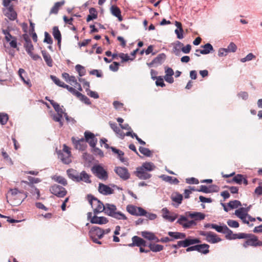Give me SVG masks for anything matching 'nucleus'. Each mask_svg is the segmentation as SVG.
Wrapping results in <instances>:
<instances>
[{"instance_id": "obj_1", "label": "nucleus", "mask_w": 262, "mask_h": 262, "mask_svg": "<svg viewBox=\"0 0 262 262\" xmlns=\"http://www.w3.org/2000/svg\"><path fill=\"white\" fill-rule=\"evenodd\" d=\"M116 206L113 204H106L104 206V212L105 214L118 220H126L127 217L120 211H117Z\"/></svg>"}, {"instance_id": "obj_2", "label": "nucleus", "mask_w": 262, "mask_h": 262, "mask_svg": "<svg viewBox=\"0 0 262 262\" xmlns=\"http://www.w3.org/2000/svg\"><path fill=\"white\" fill-rule=\"evenodd\" d=\"M87 198L89 203L93 208L95 214L103 211L105 205L91 194L88 195Z\"/></svg>"}, {"instance_id": "obj_3", "label": "nucleus", "mask_w": 262, "mask_h": 262, "mask_svg": "<svg viewBox=\"0 0 262 262\" xmlns=\"http://www.w3.org/2000/svg\"><path fill=\"white\" fill-rule=\"evenodd\" d=\"M92 173L99 179L105 181L108 179V172L101 165L98 164L94 165L92 168Z\"/></svg>"}, {"instance_id": "obj_4", "label": "nucleus", "mask_w": 262, "mask_h": 262, "mask_svg": "<svg viewBox=\"0 0 262 262\" xmlns=\"http://www.w3.org/2000/svg\"><path fill=\"white\" fill-rule=\"evenodd\" d=\"M57 154L58 158L63 163L68 164L72 162L70 148L66 144L63 145L62 150H60L57 152Z\"/></svg>"}, {"instance_id": "obj_5", "label": "nucleus", "mask_w": 262, "mask_h": 262, "mask_svg": "<svg viewBox=\"0 0 262 262\" xmlns=\"http://www.w3.org/2000/svg\"><path fill=\"white\" fill-rule=\"evenodd\" d=\"M89 235L93 242L99 245L101 244V242L99 241V239L103 237L101 228L97 226L92 227L89 231Z\"/></svg>"}, {"instance_id": "obj_6", "label": "nucleus", "mask_w": 262, "mask_h": 262, "mask_svg": "<svg viewBox=\"0 0 262 262\" xmlns=\"http://www.w3.org/2000/svg\"><path fill=\"white\" fill-rule=\"evenodd\" d=\"M97 214L92 215V212L88 213V219L90 221L92 224L103 225L106 224L108 222L107 219L104 216H97Z\"/></svg>"}, {"instance_id": "obj_7", "label": "nucleus", "mask_w": 262, "mask_h": 262, "mask_svg": "<svg viewBox=\"0 0 262 262\" xmlns=\"http://www.w3.org/2000/svg\"><path fill=\"white\" fill-rule=\"evenodd\" d=\"M50 191L52 194L59 198L64 197L67 193L64 187L57 184L52 186L50 188Z\"/></svg>"}, {"instance_id": "obj_8", "label": "nucleus", "mask_w": 262, "mask_h": 262, "mask_svg": "<svg viewBox=\"0 0 262 262\" xmlns=\"http://www.w3.org/2000/svg\"><path fill=\"white\" fill-rule=\"evenodd\" d=\"M2 32L5 35V40L9 42L10 47L12 48H16L17 47L16 37L11 35L8 29H3Z\"/></svg>"}, {"instance_id": "obj_9", "label": "nucleus", "mask_w": 262, "mask_h": 262, "mask_svg": "<svg viewBox=\"0 0 262 262\" xmlns=\"http://www.w3.org/2000/svg\"><path fill=\"white\" fill-rule=\"evenodd\" d=\"M257 247L262 246V242L258 241V238L254 234H250V237L244 243L243 246L247 248L248 246Z\"/></svg>"}, {"instance_id": "obj_10", "label": "nucleus", "mask_w": 262, "mask_h": 262, "mask_svg": "<svg viewBox=\"0 0 262 262\" xmlns=\"http://www.w3.org/2000/svg\"><path fill=\"white\" fill-rule=\"evenodd\" d=\"M84 135L85 142H88L91 147H95L97 143V139L95 137V135L89 131H85Z\"/></svg>"}, {"instance_id": "obj_11", "label": "nucleus", "mask_w": 262, "mask_h": 262, "mask_svg": "<svg viewBox=\"0 0 262 262\" xmlns=\"http://www.w3.org/2000/svg\"><path fill=\"white\" fill-rule=\"evenodd\" d=\"M177 223L185 228H189L191 226L196 225L194 221H188L187 218L183 215L180 216V218L177 221Z\"/></svg>"}, {"instance_id": "obj_12", "label": "nucleus", "mask_w": 262, "mask_h": 262, "mask_svg": "<svg viewBox=\"0 0 262 262\" xmlns=\"http://www.w3.org/2000/svg\"><path fill=\"white\" fill-rule=\"evenodd\" d=\"M162 217L166 220L173 222L177 217L178 214L174 213H171L167 208H163L162 209Z\"/></svg>"}, {"instance_id": "obj_13", "label": "nucleus", "mask_w": 262, "mask_h": 262, "mask_svg": "<svg viewBox=\"0 0 262 262\" xmlns=\"http://www.w3.org/2000/svg\"><path fill=\"white\" fill-rule=\"evenodd\" d=\"M71 139L76 149L79 150H84L85 149L86 144L85 142V139H76L75 137H72Z\"/></svg>"}, {"instance_id": "obj_14", "label": "nucleus", "mask_w": 262, "mask_h": 262, "mask_svg": "<svg viewBox=\"0 0 262 262\" xmlns=\"http://www.w3.org/2000/svg\"><path fill=\"white\" fill-rule=\"evenodd\" d=\"M135 174L141 180H147L150 179L151 177V174L148 173L147 171L144 170L140 167H138L136 168Z\"/></svg>"}, {"instance_id": "obj_15", "label": "nucleus", "mask_w": 262, "mask_h": 262, "mask_svg": "<svg viewBox=\"0 0 262 262\" xmlns=\"http://www.w3.org/2000/svg\"><path fill=\"white\" fill-rule=\"evenodd\" d=\"M115 172L122 179L126 180L129 179V173L125 167H117L115 169Z\"/></svg>"}, {"instance_id": "obj_16", "label": "nucleus", "mask_w": 262, "mask_h": 262, "mask_svg": "<svg viewBox=\"0 0 262 262\" xmlns=\"http://www.w3.org/2000/svg\"><path fill=\"white\" fill-rule=\"evenodd\" d=\"M200 241L197 238H187L184 241H179V245L183 247H188L190 245L198 244Z\"/></svg>"}, {"instance_id": "obj_17", "label": "nucleus", "mask_w": 262, "mask_h": 262, "mask_svg": "<svg viewBox=\"0 0 262 262\" xmlns=\"http://www.w3.org/2000/svg\"><path fill=\"white\" fill-rule=\"evenodd\" d=\"M99 192L103 195H109L114 193V190L108 186L102 183H99L98 186Z\"/></svg>"}, {"instance_id": "obj_18", "label": "nucleus", "mask_w": 262, "mask_h": 262, "mask_svg": "<svg viewBox=\"0 0 262 262\" xmlns=\"http://www.w3.org/2000/svg\"><path fill=\"white\" fill-rule=\"evenodd\" d=\"M91 176L87 173L85 171H82L78 173V177H77V182L82 181L84 183L90 184L92 182L91 180Z\"/></svg>"}, {"instance_id": "obj_19", "label": "nucleus", "mask_w": 262, "mask_h": 262, "mask_svg": "<svg viewBox=\"0 0 262 262\" xmlns=\"http://www.w3.org/2000/svg\"><path fill=\"white\" fill-rule=\"evenodd\" d=\"M109 124L111 128L115 133L117 136L122 139H124L125 137V134L117 126L116 123L109 122Z\"/></svg>"}, {"instance_id": "obj_20", "label": "nucleus", "mask_w": 262, "mask_h": 262, "mask_svg": "<svg viewBox=\"0 0 262 262\" xmlns=\"http://www.w3.org/2000/svg\"><path fill=\"white\" fill-rule=\"evenodd\" d=\"M205 240L211 244L217 243L222 241V239L219 237L215 233L209 231V234Z\"/></svg>"}, {"instance_id": "obj_21", "label": "nucleus", "mask_w": 262, "mask_h": 262, "mask_svg": "<svg viewBox=\"0 0 262 262\" xmlns=\"http://www.w3.org/2000/svg\"><path fill=\"white\" fill-rule=\"evenodd\" d=\"M18 74L21 79V80L23 81L24 84L27 85L28 87L30 88L32 86V84L31 81L29 78L27 79H25V77L27 75V73L23 69L20 68L18 71Z\"/></svg>"}, {"instance_id": "obj_22", "label": "nucleus", "mask_w": 262, "mask_h": 262, "mask_svg": "<svg viewBox=\"0 0 262 262\" xmlns=\"http://www.w3.org/2000/svg\"><path fill=\"white\" fill-rule=\"evenodd\" d=\"M5 15L11 20H15L17 16L16 13L12 6H10L5 10Z\"/></svg>"}, {"instance_id": "obj_23", "label": "nucleus", "mask_w": 262, "mask_h": 262, "mask_svg": "<svg viewBox=\"0 0 262 262\" xmlns=\"http://www.w3.org/2000/svg\"><path fill=\"white\" fill-rule=\"evenodd\" d=\"M202 47L203 48V49L196 50V52H199L202 54L205 55L214 51V49L212 46L209 43H207L205 45L202 46Z\"/></svg>"}, {"instance_id": "obj_24", "label": "nucleus", "mask_w": 262, "mask_h": 262, "mask_svg": "<svg viewBox=\"0 0 262 262\" xmlns=\"http://www.w3.org/2000/svg\"><path fill=\"white\" fill-rule=\"evenodd\" d=\"M141 235L149 241H154L156 242H159V238L152 232L146 231H142L141 232Z\"/></svg>"}, {"instance_id": "obj_25", "label": "nucleus", "mask_w": 262, "mask_h": 262, "mask_svg": "<svg viewBox=\"0 0 262 262\" xmlns=\"http://www.w3.org/2000/svg\"><path fill=\"white\" fill-rule=\"evenodd\" d=\"M163 181L168 182L170 184H178L179 181L176 178H173L165 174H162L159 176Z\"/></svg>"}, {"instance_id": "obj_26", "label": "nucleus", "mask_w": 262, "mask_h": 262, "mask_svg": "<svg viewBox=\"0 0 262 262\" xmlns=\"http://www.w3.org/2000/svg\"><path fill=\"white\" fill-rule=\"evenodd\" d=\"M187 213L188 214V216L190 217H191V219H193L196 221H201V220H204L205 217L204 214H203V213H201V212H187Z\"/></svg>"}, {"instance_id": "obj_27", "label": "nucleus", "mask_w": 262, "mask_h": 262, "mask_svg": "<svg viewBox=\"0 0 262 262\" xmlns=\"http://www.w3.org/2000/svg\"><path fill=\"white\" fill-rule=\"evenodd\" d=\"M111 11L114 16L118 18L119 21L123 20V18L121 14V11L117 6H112L111 8Z\"/></svg>"}, {"instance_id": "obj_28", "label": "nucleus", "mask_w": 262, "mask_h": 262, "mask_svg": "<svg viewBox=\"0 0 262 262\" xmlns=\"http://www.w3.org/2000/svg\"><path fill=\"white\" fill-rule=\"evenodd\" d=\"M53 35L58 41V45L60 47L61 41V35L58 27L55 26L53 28Z\"/></svg>"}, {"instance_id": "obj_29", "label": "nucleus", "mask_w": 262, "mask_h": 262, "mask_svg": "<svg viewBox=\"0 0 262 262\" xmlns=\"http://www.w3.org/2000/svg\"><path fill=\"white\" fill-rule=\"evenodd\" d=\"M133 244L138 247L146 246V242L141 237L134 236L132 237Z\"/></svg>"}, {"instance_id": "obj_30", "label": "nucleus", "mask_w": 262, "mask_h": 262, "mask_svg": "<svg viewBox=\"0 0 262 262\" xmlns=\"http://www.w3.org/2000/svg\"><path fill=\"white\" fill-rule=\"evenodd\" d=\"M168 235L170 236V238H172L173 240L174 239H183L186 237L185 233L178 232L169 231Z\"/></svg>"}, {"instance_id": "obj_31", "label": "nucleus", "mask_w": 262, "mask_h": 262, "mask_svg": "<svg viewBox=\"0 0 262 262\" xmlns=\"http://www.w3.org/2000/svg\"><path fill=\"white\" fill-rule=\"evenodd\" d=\"M41 53L47 64L50 67H52L53 60L51 58L50 55L46 51H42Z\"/></svg>"}, {"instance_id": "obj_32", "label": "nucleus", "mask_w": 262, "mask_h": 262, "mask_svg": "<svg viewBox=\"0 0 262 262\" xmlns=\"http://www.w3.org/2000/svg\"><path fill=\"white\" fill-rule=\"evenodd\" d=\"M25 43L24 44V47L26 52L29 54L33 51L34 47L30 39L27 37H25Z\"/></svg>"}, {"instance_id": "obj_33", "label": "nucleus", "mask_w": 262, "mask_h": 262, "mask_svg": "<svg viewBox=\"0 0 262 262\" xmlns=\"http://www.w3.org/2000/svg\"><path fill=\"white\" fill-rule=\"evenodd\" d=\"M50 103L54 107L55 111L57 112L58 114H64V110H63L62 107L60 106V105L57 102H55L53 100L50 101Z\"/></svg>"}, {"instance_id": "obj_34", "label": "nucleus", "mask_w": 262, "mask_h": 262, "mask_svg": "<svg viewBox=\"0 0 262 262\" xmlns=\"http://www.w3.org/2000/svg\"><path fill=\"white\" fill-rule=\"evenodd\" d=\"M90 14L88 15L86 21L88 22L96 19L97 17V14L96 9L94 8H91L89 9Z\"/></svg>"}, {"instance_id": "obj_35", "label": "nucleus", "mask_w": 262, "mask_h": 262, "mask_svg": "<svg viewBox=\"0 0 262 262\" xmlns=\"http://www.w3.org/2000/svg\"><path fill=\"white\" fill-rule=\"evenodd\" d=\"M67 173L69 177L74 181L76 182L77 177H78V172L73 169H70L67 170Z\"/></svg>"}, {"instance_id": "obj_36", "label": "nucleus", "mask_w": 262, "mask_h": 262, "mask_svg": "<svg viewBox=\"0 0 262 262\" xmlns=\"http://www.w3.org/2000/svg\"><path fill=\"white\" fill-rule=\"evenodd\" d=\"M150 250L154 252H160L163 250L164 247L161 245L156 244H149L148 245Z\"/></svg>"}, {"instance_id": "obj_37", "label": "nucleus", "mask_w": 262, "mask_h": 262, "mask_svg": "<svg viewBox=\"0 0 262 262\" xmlns=\"http://www.w3.org/2000/svg\"><path fill=\"white\" fill-rule=\"evenodd\" d=\"M166 55L164 53L159 54L157 57L153 60V62H155V64H161L165 60Z\"/></svg>"}, {"instance_id": "obj_38", "label": "nucleus", "mask_w": 262, "mask_h": 262, "mask_svg": "<svg viewBox=\"0 0 262 262\" xmlns=\"http://www.w3.org/2000/svg\"><path fill=\"white\" fill-rule=\"evenodd\" d=\"M140 167L147 171H151L155 169V166L151 162H145Z\"/></svg>"}, {"instance_id": "obj_39", "label": "nucleus", "mask_w": 262, "mask_h": 262, "mask_svg": "<svg viewBox=\"0 0 262 262\" xmlns=\"http://www.w3.org/2000/svg\"><path fill=\"white\" fill-rule=\"evenodd\" d=\"M198 251L203 254L209 253V245L206 244L198 245Z\"/></svg>"}, {"instance_id": "obj_40", "label": "nucleus", "mask_w": 262, "mask_h": 262, "mask_svg": "<svg viewBox=\"0 0 262 262\" xmlns=\"http://www.w3.org/2000/svg\"><path fill=\"white\" fill-rule=\"evenodd\" d=\"M64 4V1H63L59 2H56L54 4V6L51 9L50 13H54V14L57 13L59 8L61 6H62V5H63Z\"/></svg>"}, {"instance_id": "obj_41", "label": "nucleus", "mask_w": 262, "mask_h": 262, "mask_svg": "<svg viewBox=\"0 0 262 262\" xmlns=\"http://www.w3.org/2000/svg\"><path fill=\"white\" fill-rule=\"evenodd\" d=\"M241 205L242 204L241 202L238 200L231 201L227 204L228 207H229L230 209L237 208Z\"/></svg>"}, {"instance_id": "obj_42", "label": "nucleus", "mask_w": 262, "mask_h": 262, "mask_svg": "<svg viewBox=\"0 0 262 262\" xmlns=\"http://www.w3.org/2000/svg\"><path fill=\"white\" fill-rule=\"evenodd\" d=\"M52 118L55 122H58L59 123L60 126L61 127L63 125V122L62 121L63 115L62 114H52L51 115Z\"/></svg>"}, {"instance_id": "obj_43", "label": "nucleus", "mask_w": 262, "mask_h": 262, "mask_svg": "<svg viewBox=\"0 0 262 262\" xmlns=\"http://www.w3.org/2000/svg\"><path fill=\"white\" fill-rule=\"evenodd\" d=\"M171 199L173 202L178 203V205H180L182 203L183 196L180 193H176L172 195Z\"/></svg>"}, {"instance_id": "obj_44", "label": "nucleus", "mask_w": 262, "mask_h": 262, "mask_svg": "<svg viewBox=\"0 0 262 262\" xmlns=\"http://www.w3.org/2000/svg\"><path fill=\"white\" fill-rule=\"evenodd\" d=\"M235 215L238 218L243 217V216L248 215V213H246V210L244 207H241L235 211Z\"/></svg>"}, {"instance_id": "obj_45", "label": "nucleus", "mask_w": 262, "mask_h": 262, "mask_svg": "<svg viewBox=\"0 0 262 262\" xmlns=\"http://www.w3.org/2000/svg\"><path fill=\"white\" fill-rule=\"evenodd\" d=\"M75 69L80 77L84 76L86 74L85 68L80 64H77L75 66Z\"/></svg>"}, {"instance_id": "obj_46", "label": "nucleus", "mask_w": 262, "mask_h": 262, "mask_svg": "<svg viewBox=\"0 0 262 262\" xmlns=\"http://www.w3.org/2000/svg\"><path fill=\"white\" fill-rule=\"evenodd\" d=\"M50 78L53 80V81L59 86L64 88L66 84L63 82L61 81L59 78L56 77L55 76L51 75Z\"/></svg>"}, {"instance_id": "obj_47", "label": "nucleus", "mask_w": 262, "mask_h": 262, "mask_svg": "<svg viewBox=\"0 0 262 262\" xmlns=\"http://www.w3.org/2000/svg\"><path fill=\"white\" fill-rule=\"evenodd\" d=\"M10 193L12 199H16L15 196H16L18 194L24 196V195H23V192L19 191L16 188L10 189Z\"/></svg>"}, {"instance_id": "obj_48", "label": "nucleus", "mask_w": 262, "mask_h": 262, "mask_svg": "<svg viewBox=\"0 0 262 262\" xmlns=\"http://www.w3.org/2000/svg\"><path fill=\"white\" fill-rule=\"evenodd\" d=\"M23 195H24V196H23V195H17L16 196H15V198H16V199H13L14 201H16V202H15V204L16 205H19L23 201L27 198V194L24 193L23 192Z\"/></svg>"}, {"instance_id": "obj_49", "label": "nucleus", "mask_w": 262, "mask_h": 262, "mask_svg": "<svg viewBox=\"0 0 262 262\" xmlns=\"http://www.w3.org/2000/svg\"><path fill=\"white\" fill-rule=\"evenodd\" d=\"M8 119V115L7 114L3 113H0V123L2 125H5L7 123Z\"/></svg>"}, {"instance_id": "obj_50", "label": "nucleus", "mask_w": 262, "mask_h": 262, "mask_svg": "<svg viewBox=\"0 0 262 262\" xmlns=\"http://www.w3.org/2000/svg\"><path fill=\"white\" fill-rule=\"evenodd\" d=\"M53 179L55 181L66 186L67 185V182L65 178L61 176H54Z\"/></svg>"}, {"instance_id": "obj_51", "label": "nucleus", "mask_w": 262, "mask_h": 262, "mask_svg": "<svg viewBox=\"0 0 262 262\" xmlns=\"http://www.w3.org/2000/svg\"><path fill=\"white\" fill-rule=\"evenodd\" d=\"M139 150L142 154L147 157H150L151 155V151L145 147H140Z\"/></svg>"}, {"instance_id": "obj_52", "label": "nucleus", "mask_w": 262, "mask_h": 262, "mask_svg": "<svg viewBox=\"0 0 262 262\" xmlns=\"http://www.w3.org/2000/svg\"><path fill=\"white\" fill-rule=\"evenodd\" d=\"M256 56L252 53H249L245 57L241 59V61L242 62H245L249 61L253 59H255Z\"/></svg>"}, {"instance_id": "obj_53", "label": "nucleus", "mask_w": 262, "mask_h": 262, "mask_svg": "<svg viewBox=\"0 0 262 262\" xmlns=\"http://www.w3.org/2000/svg\"><path fill=\"white\" fill-rule=\"evenodd\" d=\"M137 207L133 205H128L126 207L127 211L132 215H136Z\"/></svg>"}, {"instance_id": "obj_54", "label": "nucleus", "mask_w": 262, "mask_h": 262, "mask_svg": "<svg viewBox=\"0 0 262 262\" xmlns=\"http://www.w3.org/2000/svg\"><path fill=\"white\" fill-rule=\"evenodd\" d=\"M226 227H227L226 225L219 226L216 224H214V225H213V229H215L218 232L223 233L225 230Z\"/></svg>"}, {"instance_id": "obj_55", "label": "nucleus", "mask_w": 262, "mask_h": 262, "mask_svg": "<svg viewBox=\"0 0 262 262\" xmlns=\"http://www.w3.org/2000/svg\"><path fill=\"white\" fill-rule=\"evenodd\" d=\"M227 48L230 53L235 52L237 49L236 45L233 42H230Z\"/></svg>"}, {"instance_id": "obj_56", "label": "nucleus", "mask_w": 262, "mask_h": 262, "mask_svg": "<svg viewBox=\"0 0 262 262\" xmlns=\"http://www.w3.org/2000/svg\"><path fill=\"white\" fill-rule=\"evenodd\" d=\"M230 53L227 48H220L218 51V56L220 57L226 56Z\"/></svg>"}, {"instance_id": "obj_57", "label": "nucleus", "mask_w": 262, "mask_h": 262, "mask_svg": "<svg viewBox=\"0 0 262 262\" xmlns=\"http://www.w3.org/2000/svg\"><path fill=\"white\" fill-rule=\"evenodd\" d=\"M244 179L243 176L242 174H237L233 178V181L236 183L237 184H241Z\"/></svg>"}, {"instance_id": "obj_58", "label": "nucleus", "mask_w": 262, "mask_h": 262, "mask_svg": "<svg viewBox=\"0 0 262 262\" xmlns=\"http://www.w3.org/2000/svg\"><path fill=\"white\" fill-rule=\"evenodd\" d=\"M227 223L229 227L232 228H237L239 227L238 223L234 220H229Z\"/></svg>"}, {"instance_id": "obj_59", "label": "nucleus", "mask_w": 262, "mask_h": 262, "mask_svg": "<svg viewBox=\"0 0 262 262\" xmlns=\"http://www.w3.org/2000/svg\"><path fill=\"white\" fill-rule=\"evenodd\" d=\"M2 155L4 158V159L6 160L8 162H9L11 165L13 164L12 161L11 159L9 157L8 154L4 151V149H2Z\"/></svg>"}, {"instance_id": "obj_60", "label": "nucleus", "mask_w": 262, "mask_h": 262, "mask_svg": "<svg viewBox=\"0 0 262 262\" xmlns=\"http://www.w3.org/2000/svg\"><path fill=\"white\" fill-rule=\"evenodd\" d=\"M119 63L114 61L110 65V69L113 72H117L119 69Z\"/></svg>"}, {"instance_id": "obj_61", "label": "nucleus", "mask_w": 262, "mask_h": 262, "mask_svg": "<svg viewBox=\"0 0 262 262\" xmlns=\"http://www.w3.org/2000/svg\"><path fill=\"white\" fill-rule=\"evenodd\" d=\"M44 42L48 44H52L53 43V40L50 35L47 32L45 33Z\"/></svg>"}, {"instance_id": "obj_62", "label": "nucleus", "mask_w": 262, "mask_h": 262, "mask_svg": "<svg viewBox=\"0 0 262 262\" xmlns=\"http://www.w3.org/2000/svg\"><path fill=\"white\" fill-rule=\"evenodd\" d=\"M86 94L88 96H90L92 98H93L94 99H97L99 98V95L98 94L94 91H92L90 90H87Z\"/></svg>"}, {"instance_id": "obj_63", "label": "nucleus", "mask_w": 262, "mask_h": 262, "mask_svg": "<svg viewBox=\"0 0 262 262\" xmlns=\"http://www.w3.org/2000/svg\"><path fill=\"white\" fill-rule=\"evenodd\" d=\"M223 233L226 234V237L227 239L230 240V237L232 236V234L233 233L227 226V227H226L225 230Z\"/></svg>"}, {"instance_id": "obj_64", "label": "nucleus", "mask_w": 262, "mask_h": 262, "mask_svg": "<svg viewBox=\"0 0 262 262\" xmlns=\"http://www.w3.org/2000/svg\"><path fill=\"white\" fill-rule=\"evenodd\" d=\"M156 79V84L157 86H160L161 87L165 86V84L161 76H158Z\"/></svg>"}]
</instances>
